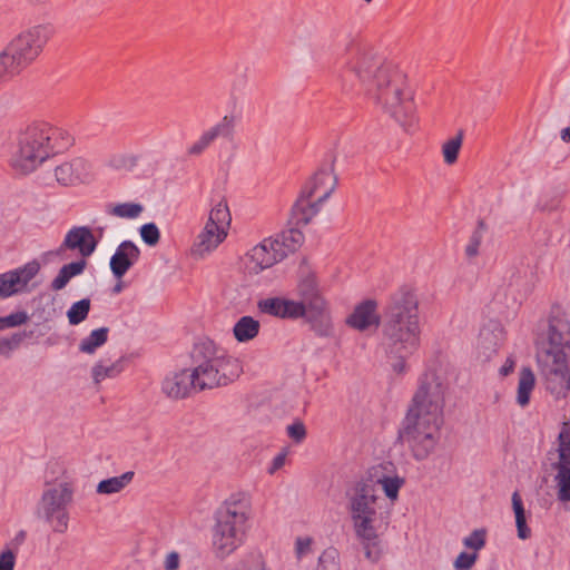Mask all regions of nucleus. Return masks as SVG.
Masks as SVG:
<instances>
[{"label":"nucleus","instance_id":"obj_1","mask_svg":"<svg viewBox=\"0 0 570 570\" xmlns=\"http://www.w3.org/2000/svg\"><path fill=\"white\" fill-rule=\"evenodd\" d=\"M346 70L366 95L405 132L417 128L413 91L400 67L372 48H358L346 62Z\"/></svg>","mask_w":570,"mask_h":570},{"label":"nucleus","instance_id":"obj_2","mask_svg":"<svg viewBox=\"0 0 570 570\" xmlns=\"http://www.w3.org/2000/svg\"><path fill=\"white\" fill-rule=\"evenodd\" d=\"M448 391L449 383L441 371H428L419 381L399 433L419 461L425 460L440 441Z\"/></svg>","mask_w":570,"mask_h":570},{"label":"nucleus","instance_id":"obj_3","mask_svg":"<svg viewBox=\"0 0 570 570\" xmlns=\"http://www.w3.org/2000/svg\"><path fill=\"white\" fill-rule=\"evenodd\" d=\"M383 341L390 353L409 355L421 340L419 299L415 292L401 287L393 293L383 312Z\"/></svg>","mask_w":570,"mask_h":570},{"label":"nucleus","instance_id":"obj_4","mask_svg":"<svg viewBox=\"0 0 570 570\" xmlns=\"http://www.w3.org/2000/svg\"><path fill=\"white\" fill-rule=\"evenodd\" d=\"M73 144L75 138L67 129L46 121H32L18 132L11 166L17 173L28 175Z\"/></svg>","mask_w":570,"mask_h":570},{"label":"nucleus","instance_id":"obj_5","mask_svg":"<svg viewBox=\"0 0 570 570\" xmlns=\"http://www.w3.org/2000/svg\"><path fill=\"white\" fill-rule=\"evenodd\" d=\"M346 499L355 537L365 558L375 563L382 556L377 490L360 479L346 491Z\"/></svg>","mask_w":570,"mask_h":570},{"label":"nucleus","instance_id":"obj_6","mask_svg":"<svg viewBox=\"0 0 570 570\" xmlns=\"http://www.w3.org/2000/svg\"><path fill=\"white\" fill-rule=\"evenodd\" d=\"M250 514V501L244 493L233 494L219 505L212 528V549L217 559L225 560L244 546Z\"/></svg>","mask_w":570,"mask_h":570},{"label":"nucleus","instance_id":"obj_7","mask_svg":"<svg viewBox=\"0 0 570 570\" xmlns=\"http://www.w3.org/2000/svg\"><path fill=\"white\" fill-rule=\"evenodd\" d=\"M193 368L197 387L200 391L226 386L243 373L242 361L219 350L210 341L195 346Z\"/></svg>","mask_w":570,"mask_h":570},{"label":"nucleus","instance_id":"obj_8","mask_svg":"<svg viewBox=\"0 0 570 570\" xmlns=\"http://www.w3.org/2000/svg\"><path fill=\"white\" fill-rule=\"evenodd\" d=\"M73 495L75 485L70 481L47 484L37 503V518L49 524L55 533H65L69 527L68 508Z\"/></svg>","mask_w":570,"mask_h":570},{"label":"nucleus","instance_id":"obj_9","mask_svg":"<svg viewBox=\"0 0 570 570\" xmlns=\"http://www.w3.org/2000/svg\"><path fill=\"white\" fill-rule=\"evenodd\" d=\"M230 213L226 202H218L209 212L203 229L195 237L190 255L204 259L214 253L227 237Z\"/></svg>","mask_w":570,"mask_h":570},{"label":"nucleus","instance_id":"obj_10","mask_svg":"<svg viewBox=\"0 0 570 570\" xmlns=\"http://www.w3.org/2000/svg\"><path fill=\"white\" fill-rule=\"evenodd\" d=\"M539 373L546 390L556 399H564L570 392V353L538 352Z\"/></svg>","mask_w":570,"mask_h":570},{"label":"nucleus","instance_id":"obj_11","mask_svg":"<svg viewBox=\"0 0 570 570\" xmlns=\"http://www.w3.org/2000/svg\"><path fill=\"white\" fill-rule=\"evenodd\" d=\"M551 468L557 471L554 481L558 487V500L570 501V423H563L557 440V449L550 451Z\"/></svg>","mask_w":570,"mask_h":570},{"label":"nucleus","instance_id":"obj_12","mask_svg":"<svg viewBox=\"0 0 570 570\" xmlns=\"http://www.w3.org/2000/svg\"><path fill=\"white\" fill-rule=\"evenodd\" d=\"M51 36L49 24H35L18 33L8 47L28 67L39 57Z\"/></svg>","mask_w":570,"mask_h":570},{"label":"nucleus","instance_id":"obj_13","mask_svg":"<svg viewBox=\"0 0 570 570\" xmlns=\"http://www.w3.org/2000/svg\"><path fill=\"white\" fill-rule=\"evenodd\" d=\"M40 271L38 262L32 261L18 268L0 274V298H9L14 295L29 292V283Z\"/></svg>","mask_w":570,"mask_h":570},{"label":"nucleus","instance_id":"obj_14","mask_svg":"<svg viewBox=\"0 0 570 570\" xmlns=\"http://www.w3.org/2000/svg\"><path fill=\"white\" fill-rule=\"evenodd\" d=\"M365 483L372 484L377 490L380 485L387 499L392 502L399 498V491L403 487L405 480L400 476L392 463H381L371 466L361 478Z\"/></svg>","mask_w":570,"mask_h":570},{"label":"nucleus","instance_id":"obj_15","mask_svg":"<svg viewBox=\"0 0 570 570\" xmlns=\"http://www.w3.org/2000/svg\"><path fill=\"white\" fill-rule=\"evenodd\" d=\"M237 119L233 115L223 116L219 121L204 130L199 137L189 146L188 155L199 156L209 146H212L216 139L225 138L233 139L235 135Z\"/></svg>","mask_w":570,"mask_h":570},{"label":"nucleus","instance_id":"obj_16","mask_svg":"<svg viewBox=\"0 0 570 570\" xmlns=\"http://www.w3.org/2000/svg\"><path fill=\"white\" fill-rule=\"evenodd\" d=\"M199 391L193 368L170 372L161 381L163 394L174 401L187 399Z\"/></svg>","mask_w":570,"mask_h":570},{"label":"nucleus","instance_id":"obj_17","mask_svg":"<svg viewBox=\"0 0 570 570\" xmlns=\"http://www.w3.org/2000/svg\"><path fill=\"white\" fill-rule=\"evenodd\" d=\"M282 261V254L277 252L271 237L263 239L254 246L245 256L244 267L250 275H258Z\"/></svg>","mask_w":570,"mask_h":570},{"label":"nucleus","instance_id":"obj_18","mask_svg":"<svg viewBox=\"0 0 570 570\" xmlns=\"http://www.w3.org/2000/svg\"><path fill=\"white\" fill-rule=\"evenodd\" d=\"M53 175L60 186H77L90 179V165L86 159L76 157L56 166Z\"/></svg>","mask_w":570,"mask_h":570},{"label":"nucleus","instance_id":"obj_19","mask_svg":"<svg viewBox=\"0 0 570 570\" xmlns=\"http://www.w3.org/2000/svg\"><path fill=\"white\" fill-rule=\"evenodd\" d=\"M505 340V331L498 322H489L479 333L476 351L483 361L490 360L502 346Z\"/></svg>","mask_w":570,"mask_h":570},{"label":"nucleus","instance_id":"obj_20","mask_svg":"<svg viewBox=\"0 0 570 570\" xmlns=\"http://www.w3.org/2000/svg\"><path fill=\"white\" fill-rule=\"evenodd\" d=\"M562 351L570 353V324L561 317H551L547 334V343L538 350V352H557Z\"/></svg>","mask_w":570,"mask_h":570},{"label":"nucleus","instance_id":"obj_21","mask_svg":"<svg viewBox=\"0 0 570 570\" xmlns=\"http://www.w3.org/2000/svg\"><path fill=\"white\" fill-rule=\"evenodd\" d=\"M140 249L131 240L121 242L110 257L109 267L115 278L121 279L138 262Z\"/></svg>","mask_w":570,"mask_h":570},{"label":"nucleus","instance_id":"obj_22","mask_svg":"<svg viewBox=\"0 0 570 570\" xmlns=\"http://www.w3.org/2000/svg\"><path fill=\"white\" fill-rule=\"evenodd\" d=\"M337 178L332 168L318 170L303 187L305 196H311L324 203L335 190Z\"/></svg>","mask_w":570,"mask_h":570},{"label":"nucleus","instance_id":"obj_23","mask_svg":"<svg viewBox=\"0 0 570 570\" xmlns=\"http://www.w3.org/2000/svg\"><path fill=\"white\" fill-rule=\"evenodd\" d=\"M381 316L377 312V302L365 299L357 304L346 318V324L357 331H366L370 327H379Z\"/></svg>","mask_w":570,"mask_h":570},{"label":"nucleus","instance_id":"obj_24","mask_svg":"<svg viewBox=\"0 0 570 570\" xmlns=\"http://www.w3.org/2000/svg\"><path fill=\"white\" fill-rule=\"evenodd\" d=\"M97 246V242L90 228L86 226L72 227L65 236L61 247L78 250L85 258L90 256Z\"/></svg>","mask_w":570,"mask_h":570},{"label":"nucleus","instance_id":"obj_25","mask_svg":"<svg viewBox=\"0 0 570 570\" xmlns=\"http://www.w3.org/2000/svg\"><path fill=\"white\" fill-rule=\"evenodd\" d=\"M323 203H318L317 199L311 196H305V193L301 191L297 200L292 207L291 220L294 225H307L314 216L320 212V207Z\"/></svg>","mask_w":570,"mask_h":570},{"label":"nucleus","instance_id":"obj_26","mask_svg":"<svg viewBox=\"0 0 570 570\" xmlns=\"http://www.w3.org/2000/svg\"><path fill=\"white\" fill-rule=\"evenodd\" d=\"M277 252L282 254V261L291 253H294L304 242V236L297 228H291L275 237H271Z\"/></svg>","mask_w":570,"mask_h":570},{"label":"nucleus","instance_id":"obj_27","mask_svg":"<svg viewBox=\"0 0 570 570\" xmlns=\"http://www.w3.org/2000/svg\"><path fill=\"white\" fill-rule=\"evenodd\" d=\"M124 371V358L120 357L116 361L100 358L91 367V377L96 385L100 384L107 379H115Z\"/></svg>","mask_w":570,"mask_h":570},{"label":"nucleus","instance_id":"obj_28","mask_svg":"<svg viewBox=\"0 0 570 570\" xmlns=\"http://www.w3.org/2000/svg\"><path fill=\"white\" fill-rule=\"evenodd\" d=\"M261 323L253 316H242L233 326V335L238 343L253 341L259 333Z\"/></svg>","mask_w":570,"mask_h":570},{"label":"nucleus","instance_id":"obj_29","mask_svg":"<svg viewBox=\"0 0 570 570\" xmlns=\"http://www.w3.org/2000/svg\"><path fill=\"white\" fill-rule=\"evenodd\" d=\"M135 473L127 471L118 476L101 480L96 488L98 494H116L121 492L134 479Z\"/></svg>","mask_w":570,"mask_h":570},{"label":"nucleus","instance_id":"obj_30","mask_svg":"<svg viewBox=\"0 0 570 570\" xmlns=\"http://www.w3.org/2000/svg\"><path fill=\"white\" fill-rule=\"evenodd\" d=\"M535 385V377L531 368L523 367L520 371L518 390H517V403L524 407L530 402L531 393Z\"/></svg>","mask_w":570,"mask_h":570},{"label":"nucleus","instance_id":"obj_31","mask_svg":"<svg viewBox=\"0 0 570 570\" xmlns=\"http://www.w3.org/2000/svg\"><path fill=\"white\" fill-rule=\"evenodd\" d=\"M24 68V63L9 50L8 45L0 52V73L4 80L19 75Z\"/></svg>","mask_w":570,"mask_h":570},{"label":"nucleus","instance_id":"obj_32","mask_svg":"<svg viewBox=\"0 0 570 570\" xmlns=\"http://www.w3.org/2000/svg\"><path fill=\"white\" fill-rule=\"evenodd\" d=\"M108 327L92 330L88 336L80 341L78 346L79 351L88 355L95 354L96 351L108 341Z\"/></svg>","mask_w":570,"mask_h":570},{"label":"nucleus","instance_id":"obj_33","mask_svg":"<svg viewBox=\"0 0 570 570\" xmlns=\"http://www.w3.org/2000/svg\"><path fill=\"white\" fill-rule=\"evenodd\" d=\"M463 142V132L459 131L454 137L448 139L442 145V156L446 165H453L458 160V156Z\"/></svg>","mask_w":570,"mask_h":570},{"label":"nucleus","instance_id":"obj_34","mask_svg":"<svg viewBox=\"0 0 570 570\" xmlns=\"http://www.w3.org/2000/svg\"><path fill=\"white\" fill-rule=\"evenodd\" d=\"M144 210V207L137 203H120L108 208V214L127 219L137 218Z\"/></svg>","mask_w":570,"mask_h":570},{"label":"nucleus","instance_id":"obj_35","mask_svg":"<svg viewBox=\"0 0 570 570\" xmlns=\"http://www.w3.org/2000/svg\"><path fill=\"white\" fill-rule=\"evenodd\" d=\"M90 311V299L82 298L73 303L67 311V318L70 325H78L83 322Z\"/></svg>","mask_w":570,"mask_h":570},{"label":"nucleus","instance_id":"obj_36","mask_svg":"<svg viewBox=\"0 0 570 570\" xmlns=\"http://www.w3.org/2000/svg\"><path fill=\"white\" fill-rule=\"evenodd\" d=\"M232 570H269V568L262 556L249 553L242 557Z\"/></svg>","mask_w":570,"mask_h":570},{"label":"nucleus","instance_id":"obj_37","mask_svg":"<svg viewBox=\"0 0 570 570\" xmlns=\"http://www.w3.org/2000/svg\"><path fill=\"white\" fill-rule=\"evenodd\" d=\"M281 318H298L306 315L304 302L282 298Z\"/></svg>","mask_w":570,"mask_h":570},{"label":"nucleus","instance_id":"obj_38","mask_svg":"<svg viewBox=\"0 0 570 570\" xmlns=\"http://www.w3.org/2000/svg\"><path fill=\"white\" fill-rule=\"evenodd\" d=\"M137 165V157L127 153L112 155L108 159V166L116 170H131Z\"/></svg>","mask_w":570,"mask_h":570},{"label":"nucleus","instance_id":"obj_39","mask_svg":"<svg viewBox=\"0 0 570 570\" xmlns=\"http://www.w3.org/2000/svg\"><path fill=\"white\" fill-rule=\"evenodd\" d=\"M485 542L487 531L484 529H475L462 540L463 546L475 553L485 547Z\"/></svg>","mask_w":570,"mask_h":570},{"label":"nucleus","instance_id":"obj_40","mask_svg":"<svg viewBox=\"0 0 570 570\" xmlns=\"http://www.w3.org/2000/svg\"><path fill=\"white\" fill-rule=\"evenodd\" d=\"M23 341V335L13 333L10 336H0V356L9 358Z\"/></svg>","mask_w":570,"mask_h":570},{"label":"nucleus","instance_id":"obj_41","mask_svg":"<svg viewBox=\"0 0 570 570\" xmlns=\"http://www.w3.org/2000/svg\"><path fill=\"white\" fill-rule=\"evenodd\" d=\"M29 314L26 311H16L7 316L0 317V331L19 327L29 321Z\"/></svg>","mask_w":570,"mask_h":570},{"label":"nucleus","instance_id":"obj_42","mask_svg":"<svg viewBox=\"0 0 570 570\" xmlns=\"http://www.w3.org/2000/svg\"><path fill=\"white\" fill-rule=\"evenodd\" d=\"M282 305V298L281 297H267L264 299H261L257 304L258 309L264 313L268 314L275 317L281 318V306Z\"/></svg>","mask_w":570,"mask_h":570},{"label":"nucleus","instance_id":"obj_43","mask_svg":"<svg viewBox=\"0 0 570 570\" xmlns=\"http://www.w3.org/2000/svg\"><path fill=\"white\" fill-rule=\"evenodd\" d=\"M140 237L148 246H155L160 239V232L155 223L144 224L140 229Z\"/></svg>","mask_w":570,"mask_h":570},{"label":"nucleus","instance_id":"obj_44","mask_svg":"<svg viewBox=\"0 0 570 570\" xmlns=\"http://www.w3.org/2000/svg\"><path fill=\"white\" fill-rule=\"evenodd\" d=\"M304 304L306 313L311 312L314 316H322L327 312V303L320 294L305 299Z\"/></svg>","mask_w":570,"mask_h":570},{"label":"nucleus","instance_id":"obj_45","mask_svg":"<svg viewBox=\"0 0 570 570\" xmlns=\"http://www.w3.org/2000/svg\"><path fill=\"white\" fill-rule=\"evenodd\" d=\"M337 554L334 549H327L318 558L317 570H338Z\"/></svg>","mask_w":570,"mask_h":570},{"label":"nucleus","instance_id":"obj_46","mask_svg":"<svg viewBox=\"0 0 570 570\" xmlns=\"http://www.w3.org/2000/svg\"><path fill=\"white\" fill-rule=\"evenodd\" d=\"M287 436L293 440L296 444L302 443L307 435L306 428L301 420H295L286 428Z\"/></svg>","mask_w":570,"mask_h":570},{"label":"nucleus","instance_id":"obj_47","mask_svg":"<svg viewBox=\"0 0 570 570\" xmlns=\"http://www.w3.org/2000/svg\"><path fill=\"white\" fill-rule=\"evenodd\" d=\"M478 560V553L462 551L453 561V568L455 570H470Z\"/></svg>","mask_w":570,"mask_h":570},{"label":"nucleus","instance_id":"obj_48","mask_svg":"<svg viewBox=\"0 0 570 570\" xmlns=\"http://www.w3.org/2000/svg\"><path fill=\"white\" fill-rule=\"evenodd\" d=\"M301 296L305 299L315 296L318 293L316 279L313 276L305 277L298 285Z\"/></svg>","mask_w":570,"mask_h":570},{"label":"nucleus","instance_id":"obj_49","mask_svg":"<svg viewBox=\"0 0 570 570\" xmlns=\"http://www.w3.org/2000/svg\"><path fill=\"white\" fill-rule=\"evenodd\" d=\"M16 564V553L7 549L0 553V570H13Z\"/></svg>","mask_w":570,"mask_h":570},{"label":"nucleus","instance_id":"obj_50","mask_svg":"<svg viewBox=\"0 0 570 570\" xmlns=\"http://www.w3.org/2000/svg\"><path fill=\"white\" fill-rule=\"evenodd\" d=\"M87 262L83 257L79 261L71 262L62 266V268L67 272L70 278L80 275L86 268Z\"/></svg>","mask_w":570,"mask_h":570},{"label":"nucleus","instance_id":"obj_51","mask_svg":"<svg viewBox=\"0 0 570 570\" xmlns=\"http://www.w3.org/2000/svg\"><path fill=\"white\" fill-rule=\"evenodd\" d=\"M511 500H512V508H513L514 515H515V521L525 520V511H524L523 502H522L521 495L519 494L518 491L513 492Z\"/></svg>","mask_w":570,"mask_h":570},{"label":"nucleus","instance_id":"obj_52","mask_svg":"<svg viewBox=\"0 0 570 570\" xmlns=\"http://www.w3.org/2000/svg\"><path fill=\"white\" fill-rule=\"evenodd\" d=\"M287 449H283L282 452H279L272 461L269 468L267 469V473L273 475L275 474L279 469H282L285 465L286 456H287Z\"/></svg>","mask_w":570,"mask_h":570},{"label":"nucleus","instance_id":"obj_53","mask_svg":"<svg viewBox=\"0 0 570 570\" xmlns=\"http://www.w3.org/2000/svg\"><path fill=\"white\" fill-rule=\"evenodd\" d=\"M313 540L308 537L297 538L295 542V551L298 559L309 553Z\"/></svg>","mask_w":570,"mask_h":570},{"label":"nucleus","instance_id":"obj_54","mask_svg":"<svg viewBox=\"0 0 570 570\" xmlns=\"http://www.w3.org/2000/svg\"><path fill=\"white\" fill-rule=\"evenodd\" d=\"M180 567V554L177 551H170L165 556L164 569L178 570Z\"/></svg>","mask_w":570,"mask_h":570},{"label":"nucleus","instance_id":"obj_55","mask_svg":"<svg viewBox=\"0 0 570 570\" xmlns=\"http://www.w3.org/2000/svg\"><path fill=\"white\" fill-rule=\"evenodd\" d=\"M71 278L67 274V272L61 267L57 274V276L51 282V288L53 291L63 289Z\"/></svg>","mask_w":570,"mask_h":570},{"label":"nucleus","instance_id":"obj_56","mask_svg":"<svg viewBox=\"0 0 570 570\" xmlns=\"http://www.w3.org/2000/svg\"><path fill=\"white\" fill-rule=\"evenodd\" d=\"M481 245V235L479 233H474L469 244L465 247V254L468 257H475L479 254V247Z\"/></svg>","mask_w":570,"mask_h":570},{"label":"nucleus","instance_id":"obj_57","mask_svg":"<svg viewBox=\"0 0 570 570\" xmlns=\"http://www.w3.org/2000/svg\"><path fill=\"white\" fill-rule=\"evenodd\" d=\"M515 525H517L518 537L521 540H525L530 537L531 531H530L529 527L527 525L525 520L515 521Z\"/></svg>","mask_w":570,"mask_h":570},{"label":"nucleus","instance_id":"obj_58","mask_svg":"<svg viewBox=\"0 0 570 570\" xmlns=\"http://www.w3.org/2000/svg\"><path fill=\"white\" fill-rule=\"evenodd\" d=\"M515 366V360L512 356H509L504 364L500 367L499 372L502 376L509 375Z\"/></svg>","mask_w":570,"mask_h":570},{"label":"nucleus","instance_id":"obj_59","mask_svg":"<svg viewBox=\"0 0 570 570\" xmlns=\"http://www.w3.org/2000/svg\"><path fill=\"white\" fill-rule=\"evenodd\" d=\"M401 357V360H399L394 365H393V368L396 373H403L404 368H405V363L403 361V356L399 355Z\"/></svg>","mask_w":570,"mask_h":570},{"label":"nucleus","instance_id":"obj_60","mask_svg":"<svg viewBox=\"0 0 570 570\" xmlns=\"http://www.w3.org/2000/svg\"><path fill=\"white\" fill-rule=\"evenodd\" d=\"M560 138L563 142L570 141V126L560 131Z\"/></svg>","mask_w":570,"mask_h":570},{"label":"nucleus","instance_id":"obj_61","mask_svg":"<svg viewBox=\"0 0 570 570\" xmlns=\"http://www.w3.org/2000/svg\"><path fill=\"white\" fill-rule=\"evenodd\" d=\"M118 281L119 282L112 288V293L114 294H119L122 291V288H124L121 279H118Z\"/></svg>","mask_w":570,"mask_h":570},{"label":"nucleus","instance_id":"obj_62","mask_svg":"<svg viewBox=\"0 0 570 570\" xmlns=\"http://www.w3.org/2000/svg\"><path fill=\"white\" fill-rule=\"evenodd\" d=\"M49 0H27L28 3L32 4V6H43L48 2Z\"/></svg>","mask_w":570,"mask_h":570},{"label":"nucleus","instance_id":"obj_63","mask_svg":"<svg viewBox=\"0 0 570 570\" xmlns=\"http://www.w3.org/2000/svg\"><path fill=\"white\" fill-rule=\"evenodd\" d=\"M363 1H364V2H366V3H370V2H372L373 0H363Z\"/></svg>","mask_w":570,"mask_h":570}]
</instances>
